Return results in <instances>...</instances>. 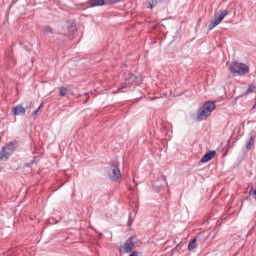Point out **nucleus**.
Instances as JSON below:
<instances>
[{"label": "nucleus", "instance_id": "obj_18", "mask_svg": "<svg viewBox=\"0 0 256 256\" xmlns=\"http://www.w3.org/2000/svg\"><path fill=\"white\" fill-rule=\"evenodd\" d=\"M153 7H157V1H153L152 3H149L148 9H153Z\"/></svg>", "mask_w": 256, "mask_h": 256}, {"label": "nucleus", "instance_id": "obj_9", "mask_svg": "<svg viewBox=\"0 0 256 256\" xmlns=\"http://www.w3.org/2000/svg\"><path fill=\"white\" fill-rule=\"evenodd\" d=\"M4 149L10 154L13 155L15 150L17 149V142H10L4 146Z\"/></svg>", "mask_w": 256, "mask_h": 256}, {"label": "nucleus", "instance_id": "obj_17", "mask_svg": "<svg viewBox=\"0 0 256 256\" xmlns=\"http://www.w3.org/2000/svg\"><path fill=\"white\" fill-rule=\"evenodd\" d=\"M43 33H50L53 35V28H51V26H44Z\"/></svg>", "mask_w": 256, "mask_h": 256}, {"label": "nucleus", "instance_id": "obj_3", "mask_svg": "<svg viewBox=\"0 0 256 256\" xmlns=\"http://www.w3.org/2000/svg\"><path fill=\"white\" fill-rule=\"evenodd\" d=\"M229 15V10H220L218 13L214 14V18L210 21V24L208 26L209 31H213L217 25H220V23L226 18V16Z\"/></svg>", "mask_w": 256, "mask_h": 256}, {"label": "nucleus", "instance_id": "obj_1", "mask_svg": "<svg viewBox=\"0 0 256 256\" xmlns=\"http://www.w3.org/2000/svg\"><path fill=\"white\" fill-rule=\"evenodd\" d=\"M226 65L229 68V71H231L233 75L243 76L249 73V65L245 63L234 61L232 63L227 62Z\"/></svg>", "mask_w": 256, "mask_h": 256}, {"label": "nucleus", "instance_id": "obj_4", "mask_svg": "<svg viewBox=\"0 0 256 256\" xmlns=\"http://www.w3.org/2000/svg\"><path fill=\"white\" fill-rule=\"evenodd\" d=\"M137 243H139L137 236L130 237L122 246H120V253H131V251L135 249V245H137Z\"/></svg>", "mask_w": 256, "mask_h": 256}, {"label": "nucleus", "instance_id": "obj_10", "mask_svg": "<svg viewBox=\"0 0 256 256\" xmlns=\"http://www.w3.org/2000/svg\"><path fill=\"white\" fill-rule=\"evenodd\" d=\"M255 139H256V135L253 133H250V138L246 142L247 151H249L251 149V147H253L255 145Z\"/></svg>", "mask_w": 256, "mask_h": 256}, {"label": "nucleus", "instance_id": "obj_15", "mask_svg": "<svg viewBox=\"0 0 256 256\" xmlns=\"http://www.w3.org/2000/svg\"><path fill=\"white\" fill-rule=\"evenodd\" d=\"M255 91H256V86L255 85H250L248 87V89L246 90L245 95H249V93H255Z\"/></svg>", "mask_w": 256, "mask_h": 256}, {"label": "nucleus", "instance_id": "obj_14", "mask_svg": "<svg viewBox=\"0 0 256 256\" xmlns=\"http://www.w3.org/2000/svg\"><path fill=\"white\" fill-rule=\"evenodd\" d=\"M68 91H69V89H67L65 87H60L59 88V95H60V97H65V95H67Z\"/></svg>", "mask_w": 256, "mask_h": 256}, {"label": "nucleus", "instance_id": "obj_2", "mask_svg": "<svg viewBox=\"0 0 256 256\" xmlns=\"http://www.w3.org/2000/svg\"><path fill=\"white\" fill-rule=\"evenodd\" d=\"M215 102L208 101L202 105V107L199 108L197 112V120L198 121H205L207 117H210L211 113L215 111Z\"/></svg>", "mask_w": 256, "mask_h": 256}, {"label": "nucleus", "instance_id": "obj_8", "mask_svg": "<svg viewBox=\"0 0 256 256\" xmlns=\"http://www.w3.org/2000/svg\"><path fill=\"white\" fill-rule=\"evenodd\" d=\"M25 113H26L25 107H23L22 105H17L13 108V115L15 117L25 115Z\"/></svg>", "mask_w": 256, "mask_h": 256}, {"label": "nucleus", "instance_id": "obj_5", "mask_svg": "<svg viewBox=\"0 0 256 256\" xmlns=\"http://www.w3.org/2000/svg\"><path fill=\"white\" fill-rule=\"evenodd\" d=\"M107 173L108 176L110 177L111 181H119L121 179V170L119 169V167L115 166V165H110L107 168Z\"/></svg>", "mask_w": 256, "mask_h": 256}, {"label": "nucleus", "instance_id": "obj_21", "mask_svg": "<svg viewBox=\"0 0 256 256\" xmlns=\"http://www.w3.org/2000/svg\"><path fill=\"white\" fill-rule=\"evenodd\" d=\"M37 113H39V110H35L33 115H37Z\"/></svg>", "mask_w": 256, "mask_h": 256}, {"label": "nucleus", "instance_id": "obj_19", "mask_svg": "<svg viewBox=\"0 0 256 256\" xmlns=\"http://www.w3.org/2000/svg\"><path fill=\"white\" fill-rule=\"evenodd\" d=\"M129 256H139V252L134 251V252H132Z\"/></svg>", "mask_w": 256, "mask_h": 256}, {"label": "nucleus", "instance_id": "obj_13", "mask_svg": "<svg viewBox=\"0 0 256 256\" xmlns=\"http://www.w3.org/2000/svg\"><path fill=\"white\" fill-rule=\"evenodd\" d=\"M195 249H197V239L196 238H194L188 244V251H195Z\"/></svg>", "mask_w": 256, "mask_h": 256}, {"label": "nucleus", "instance_id": "obj_20", "mask_svg": "<svg viewBox=\"0 0 256 256\" xmlns=\"http://www.w3.org/2000/svg\"><path fill=\"white\" fill-rule=\"evenodd\" d=\"M43 105H44V103L42 102V103L40 104V106L37 108V111H41V109H43Z\"/></svg>", "mask_w": 256, "mask_h": 256}, {"label": "nucleus", "instance_id": "obj_12", "mask_svg": "<svg viewBox=\"0 0 256 256\" xmlns=\"http://www.w3.org/2000/svg\"><path fill=\"white\" fill-rule=\"evenodd\" d=\"M89 7H103L105 0H90L88 2Z\"/></svg>", "mask_w": 256, "mask_h": 256}, {"label": "nucleus", "instance_id": "obj_6", "mask_svg": "<svg viewBox=\"0 0 256 256\" xmlns=\"http://www.w3.org/2000/svg\"><path fill=\"white\" fill-rule=\"evenodd\" d=\"M141 78L139 76L134 75L133 73L128 74V77H126V82L123 84L122 87L118 89V93H121L123 89H127L131 83H140Z\"/></svg>", "mask_w": 256, "mask_h": 256}, {"label": "nucleus", "instance_id": "obj_11", "mask_svg": "<svg viewBox=\"0 0 256 256\" xmlns=\"http://www.w3.org/2000/svg\"><path fill=\"white\" fill-rule=\"evenodd\" d=\"M11 154L3 147L0 151V161H8Z\"/></svg>", "mask_w": 256, "mask_h": 256}, {"label": "nucleus", "instance_id": "obj_16", "mask_svg": "<svg viewBox=\"0 0 256 256\" xmlns=\"http://www.w3.org/2000/svg\"><path fill=\"white\" fill-rule=\"evenodd\" d=\"M5 55H6V59L8 61H11V59H13V51H11V50H7Z\"/></svg>", "mask_w": 256, "mask_h": 256}, {"label": "nucleus", "instance_id": "obj_7", "mask_svg": "<svg viewBox=\"0 0 256 256\" xmlns=\"http://www.w3.org/2000/svg\"><path fill=\"white\" fill-rule=\"evenodd\" d=\"M217 155V152L215 150L208 151L200 160V163H209L213 157Z\"/></svg>", "mask_w": 256, "mask_h": 256}]
</instances>
